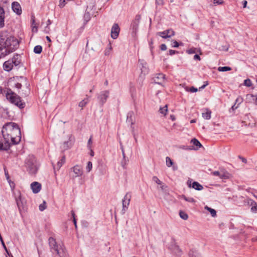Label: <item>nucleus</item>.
<instances>
[{"label":"nucleus","instance_id":"obj_6","mask_svg":"<svg viewBox=\"0 0 257 257\" xmlns=\"http://www.w3.org/2000/svg\"><path fill=\"white\" fill-rule=\"evenodd\" d=\"M131 199V195L129 193H126L122 200V208L121 210V213L122 214H124L127 210Z\"/></svg>","mask_w":257,"mask_h":257},{"label":"nucleus","instance_id":"obj_31","mask_svg":"<svg viewBox=\"0 0 257 257\" xmlns=\"http://www.w3.org/2000/svg\"><path fill=\"white\" fill-rule=\"evenodd\" d=\"M247 99H251L252 98L254 101L255 104L257 105V95H254L253 94H247L246 95Z\"/></svg>","mask_w":257,"mask_h":257},{"label":"nucleus","instance_id":"obj_13","mask_svg":"<svg viewBox=\"0 0 257 257\" xmlns=\"http://www.w3.org/2000/svg\"><path fill=\"white\" fill-rule=\"evenodd\" d=\"M191 180L190 179H189L187 181V184L189 186V187H192L193 188L196 190L200 191L202 190L203 189V186L199 184L198 182L194 181L193 182L192 185H191Z\"/></svg>","mask_w":257,"mask_h":257},{"label":"nucleus","instance_id":"obj_5","mask_svg":"<svg viewBox=\"0 0 257 257\" xmlns=\"http://www.w3.org/2000/svg\"><path fill=\"white\" fill-rule=\"evenodd\" d=\"M15 199L19 210L21 212L22 210L25 209L26 201L25 199L22 196L20 192H18V196H15Z\"/></svg>","mask_w":257,"mask_h":257},{"label":"nucleus","instance_id":"obj_29","mask_svg":"<svg viewBox=\"0 0 257 257\" xmlns=\"http://www.w3.org/2000/svg\"><path fill=\"white\" fill-rule=\"evenodd\" d=\"M42 51V47L40 45L36 46L34 49V52L36 54H40Z\"/></svg>","mask_w":257,"mask_h":257},{"label":"nucleus","instance_id":"obj_15","mask_svg":"<svg viewBox=\"0 0 257 257\" xmlns=\"http://www.w3.org/2000/svg\"><path fill=\"white\" fill-rule=\"evenodd\" d=\"M49 244L52 253H54L55 249L58 248V246L60 245L57 244L55 239L52 237H50L49 238Z\"/></svg>","mask_w":257,"mask_h":257},{"label":"nucleus","instance_id":"obj_27","mask_svg":"<svg viewBox=\"0 0 257 257\" xmlns=\"http://www.w3.org/2000/svg\"><path fill=\"white\" fill-rule=\"evenodd\" d=\"M205 209L206 210H208L209 212H210V214H211V216L212 217L216 216V212L215 210V209L211 208L208 207L207 206H206L205 207Z\"/></svg>","mask_w":257,"mask_h":257},{"label":"nucleus","instance_id":"obj_49","mask_svg":"<svg viewBox=\"0 0 257 257\" xmlns=\"http://www.w3.org/2000/svg\"><path fill=\"white\" fill-rule=\"evenodd\" d=\"M92 144V137H90V138L89 139V140L88 141L87 147L88 149L91 148Z\"/></svg>","mask_w":257,"mask_h":257},{"label":"nucleus","instance_id":"obj_42","mask_svg":"<svg viewBox=\"0 0 257 257\" xmlns=\"http://www.w3.org/2000/svg\"><path fill=\"white\" fill-rule=\"evenodd\" d=\"M228 175L229 174L228 173L220 174V178L226 179L228 178Z\"/></svg>","mask_w":257,"mask_h":257},{"label":"nucleus","instance_id":"obj_50","mask_svg":"<svg viewBox=\"0 0 257 257\" xmlns=\"http://www.w3.org/2000/svg\"><path fill=\"white\" fill-rule=\"evenodd\" d=\"M120 148H121V152H122V156H123V160L124 161H125V153H124V149H123V147L122 146H121L120 145Z\"/></svg>","mask_w":257,"mask_h":257},{"label":"nucleus","instance_id":"obj_51","mask_svg":"<svg viewBox=\"0 0 257 257\" xmlns=\"http://www.w3.org/2000/svg\"><path fill=\"white\" fill-rule=\"evenodd\" d=\"M179 44L178 43V42H177L176 41H173L172 47H175V48H177L179 47Z\"/></svg>","mask_w":257,"mask_h":257},{"label":"nucleus","instance_id":"obj_19","mask_svg":"<svg viewBox=\"0 0 257 257\" xmlns=\"http://www.w3.org/2000/svg\"><path fill=\"white\" fill-rule=\"evenodd\" d=\"M10 60L13 66L14 65L16 66H18L21 63V56L18 54L15 55L12 59Z\"/></svg>","mask_w":257,"mask_h":257},{"label":"nucleus","instance_id":"obj_64","mask_svg":"<svg viewBox=\"0 0 257 257\" xmlns=\"http://www.w3.org/2000/svg\"><path fill=\"white\" fill-rule=\"evenodd\" d=\"M194 60H200V56L198 55L195 54L194 56Z\"/></svg>","mask_w":257,"mask_h":257},{"label":"nucleus","instance_id":"obj_18","mask_svg":"<svg viewBox=\"0 0 257 257\" xmlns=\"http://www.w3.org/2000/svg\"><path fill=\"white\" fill-rule=\"evenodd\" d=\"M166 164L168 167H172L173 171H176L178 169L177 166L174 164V163L169 157H166Z\"/></svg>","mask_w":257,"mask_h":257},{"label":"nucleus","instance_id":"obj_58","mask_svg":"<svg viewBox=\"0 0 257 257\" xmlns=\"http://www.w3.org/2000/svg\"><path fill=\"white\" fill-rule=\"evenodd\" d=\"M177 53V52L175 50H170L169 51V54L170 55H173L174 54H175V53Z\"/></svg>","mask_w":257,"mask_h":257},{"label":"nucleus","instance_id":"obj_16","mask_svg":"<svg viewBox=\"0 0 257 257\" xmlns=\"http://www.w3.org/2000/svg\"><path fill=\"white\" fill-rule=\"evenodd\" d=\"M41 184L38 182H34L31 184V188L34 193H38L41 189Z\"/></svg>","mask_w":257,"mask_h":257},{"label":"nucleus","instance_id":"obj_62","mask_svg":"<svg viewBox=\"0 0 257 257\" xmlns=\"http://www.w3.org/2000/svg\"><path fill=\"white\" fill-rule=\"evenodd\" d=\"M15 87L18 89H20L22 87V84L19 83H17L15 84Z\"/></svg>","mask_w":257,"mask_h":257},{"label":"nucleus","instance_id":"obj_54","mask_svg":"<svg viewBox=\"0 0 257 257\" xmlns=\"http://www.w3.org/2000/svg\"><path fill=\"white\" fill-rule=\"evenodd\" d=\"M251 210L253 212H257V205H255V206H252L251 208Z\"/></svg>","mask_w":257,"mask_h":257},{"label":"nucleus","instance_id":"obj_33","mask_svg":"<svg viewBox=\"0 0 257 257\" xmlns=\"http://www.w3.org/2000/svg\"><path fill=\"white\" fill-rule=\"evenodd\" d=\"M191 142L196 147H201L202 146V145L201 143L196 139H193Z\"/></svg>","mask_w":257,"mask_h":257},{"label":"nucleus","instance_id":"obj_38","mask_svg":"<svg viewBox=\"0 0 257 257\" xmlns=\"http://www.w3.org/2000/svg\"><path fill=\"white\" fill-rule=\"evenodd\" d=\"M244 85L247 87H250L252 85L251 81L250 79H247L244 81Z\"/></svg>","mask_w":257,"mask_h":257},{"label":"nucleus","instance_id":"obj_59","mask_svg":"<svg viewBox=\"0 0 257 257\" xmlns=\"http://www.w3.org/2000/svg\"><path fill=\"white\" fill-rule=\"evenodd\" d=\"M238 158L242 161V162L244 163H247V160L245 158L241 157V156H238Z\"/></svg>","mask_w":257,"mask_h":257},{"label":"nucleus","instance_id":"obj_30","mask_svg":"<svg viewBox=\"0 0 257 257\" xmlns=\"http://www.w3.org/2000/svg\"><path fill=\"white\" fill-rule=\"evenodd\" d=\"M231 70V67L228 66L219 67L218 68V70L220 72L228 71Z\"/></svg>","mask_w":257,"mask_h":257},{"label":"nucleus","instance_id":"obj_48","mask_svg":"<svg viewBox=\"0 0 257 257\" xmlns=\"http://www.w3.org/2000/svg\"><path fill=\"white\" fill-rule=\"evenodd\" d=\"M71 214H72V217L73 218V222H74V224L75 225V227H77V224H76V220L75 219V213H74V212L72 210L71 211Z\"/></svg>","mask_w":257,"mask_h":257},{"label":"nucleus","instance_id":"obj_7","mask_svg":"<svg viewBox=\"0 0 257 257\" xmlns=\"http://www.w3.org/2000/svg\"><path fill=\"white\" fill-rule=\"evenodd\" d=\"M109 91L108 90H104L100 92L98 95L97 99L99 103L101 105H103L106 101L107 98L109 97Z\"/></svg>","mask_w":257,"mask_h":257},{"label":"nucleus","instance_id":"obj_60","mask_svg":"<svg viewBox=\"0 0 257 257\" xmlns=\"http://www.w3.org/2000/svg\"><path fill=\"white\" fill-rule=\"evenodd\" d=\"M164 0H156V4L159 5H162L163 4Z\"/></svg>","mask_w":257,"mask_h":257},{"label":"nucleus","instance_id":"obj_41","mask_svg":"<svg viewBox=\"0 0 257 257\" xmlns=\"http://www.w3.org/2000/svg\"><path fill=\"white\" fill-rule=\"evenodd\" d=\"M109 47L105 50V52H104V54L106 56L109 55L110 52L112 49V47L110 44H109Z\"/></svg>","mask_w":257,"mask_h":257},{"label":"nucleus","instance_id":"obj_40","mask_svg":"<svg viewBox=\"0 0 257 257\" xmlns=\"http://www.w3.org/2000/svg\"><path fill=\"white\" fill-rule=\"evenodd\" d=\"M183 198L185 201H186L187 202H192V203H194L195 202V200L193 198H191V197H187L186 196H184Z\"/></svg>","mask_w":257,"mask_h":257},{"label":"nucleus","instance_id":"obj_11","mask_svg":"<svg viewBox=\"0 0 257 257\" xmlns=\"http://www.w3.org/2000/svg\"><path fill=\"white\" fill-rule=\"evenodd\" d=\"M120 29L117 24H114L111 30V37L112 39H116L119 35Z\"/></svg>","mask_w":257,"mask_h":257},{"label":"nucleus","instance_id":"obj_17","mask_svg":"<svg viewBox=\"0 0 257 257\" xmlns=\"http://www.w3.org/2000/svg\"><path fill=\"white\" fill-rule=\"evenodd\" d=\"M12 8L17 15H20L22 14L21 7L19 3L17 2H13L12 5Z\"/></svg>","mask_w":257,"mask_h":257},{"label":"nucleus","instance_id":"obj_43","mask_svg":"<svg viewBox=\"0 0 257 257\" xmlns=\"http://www.w3.org/2000/svg\"><path fill=\"white\" fill-rule=\"evenodd\" d=\"M223 3V0H214L213 1V4L215 6L218 5H222Z\"/></svg>","mask_w":257,"mask_h":257},{"label":"nucleus","instance_id":"obj_23","mask_svg":"<svg viewBox=\"0 0 257 257\" xmlns=\"http://www.w3.org/2000/svg\"><path fill=\"white\" fill-rule=\"evenodd\" d=\"M5 12L4 9L0 7V28L5 25Z\"/></svg>","mask_w":257,"mask_h":257},{"label":"nucleus","instance_id":"obj_20","mask_svg":"<svg viewBox=\"0 0 257 257\" xmlns=\"http://www.w3.org/2000/svg\"><path fill=\"white\" fill-rule=\"evenodd\" d=\"M13 67V65L10 60L6 61L3 64L4 70L8 72L10 71Z\"/></svg>","mask_w":257,"mask_h":257},{"label":"nucleus","instance_id":"obj_12","mask_svg":"<svg viewBox=\"0 0 257 257\" xmlns=\"http://www.w3.org/2000/svg\"><path fill=\"white\" fill-rule=\"evenodd\" d=\"M71 170L75 174V178L80 177L83 175L82 168L78 165L74 166Z\"/></svg>","mask_w":257,"mask_h":257},{"label":"nucleus","instance_id":"obj_34","mask_svg":"<svg viewBox=\"0 0 257 257\" xmlns=\"http://www.w3.org/2000/svg\"><path fill=\"white\" fill-rule=\"evenodd\" d=\"M179 215H180V217L184 220H187L188 218V216L187 214H186V213H185L184 212H183L182 211H180Z\"/></svg>","mask_w":257,"mask_h":257},{"label":"nucleus","instance_id":"obj_26","mask_svg":"<svg viewBox=\"0 0 257 257\" xmlns=\"http://www.w3.org/2000/svg\"><path fill=\"white\" fill-rule=\"evenodd\" d=\"M168 111V105H165L163 107H161L159 109V112L160 113L163 114L164 116L166 115Z\"/></svg>","mask_w":257,"mask_h":257},{"label":"nucleus","instance_id":"obj_57","mask_svg":"<svg viewBox=\"0 0 257 257\" xmlns=\"http://www.w3.org/2000/svg\"><path fill=\"white\" fill-rule=\"evenodd\" d=\"M212 175L216 176H219L220 177V173L219 171H214L212 173Z\"/></svg>","mask_w":257,"mask_h":257},{"label":"nucleus","instance_id":"obj_39","mask_svg":"<svg viewBox=\"0 0 257 257\" xmlns=\"http://www.w3.org/2000/svg\"><path fill=\"white\" fill-rule=\"evenodd\" d=\"M133 111H130L129 112H128L127 114V119L126 120L128 122L130 121H132V116L133 115Z\"/></svg>","mask_w":257,"mask_h":257},{"label":"nucleus","instance_id":"obj_63","mask_svg":"<svg viewBox=\"0 0 257 257\" xmlns=\"http://www.w3.org/2000/svg\"><path fill=\"white\" fill-rule=\"evenodd\" d=\"M146 65V63L145 64H142V67L141 68L142 73L143 72V71H145V69H146V67L145 66Z\"/></svg>","mask_w":257,"mask_h":257},{"label":"nucleus","instance_id":"obj_2","mask_svg":"<svg viewBox=\"0 0 257 257\" xmlns=\"http://www.w3.org/2000/svg\"><path fill=\"white\" fill-rule=\"evenodd\" d=\"M0 52L4 55H7L16 49L19 42L14 37L8 36L6 32L0 34Z\"/></svg>","mask_w":257,"mask_h":257},{"label":"nucleus","instance_id":"obj_28","mask_svg":"<svg viewBox=\"0 0 257 257\" xmlns=\"http://www.w3.org/2000/svg\"><path fill=\"white\" fill-rule=\"evenodd\" d=\"M6 143H4L3 142V140L2 138L0 137V151L2 150H8L9 148H7L6 146Z\"/></svg>","mask_w":257,"mask_h":257},{"label":"nucleus","instance_id":"obj_25","mask_svg":"<svg viewBox=\"0 0 257 257\" xmlns=\"http://www.w3.org/2000/svg\"><path fill=\"white\" fill-rule=\"evenodd\" d=\"M190 257H201L200 253L196 250L192 249L189 251Z\"/></svg>","mask_w":257,"mask_h":257},{"label":"nucleus","instance_id":"obj_53","mask_svg":"<svg viewBox=\"0 0 257 257\" xmlns=\"http://www.w3.org/2000/svg\"><path fill=\"white\" fill-rule=\"evenodd\" d=\"M187 52L188 54H193V53H195V49L191 48V49H190L188 50L187 51Z\"/></svg>","mask_w":257,"mask_h":257},{"label":"nucleus","instance_id":"obj_10","mask_svg":"<svg viewBox=\"0 0 257 257\" xmlns=\"http://www.w3.org/2000/svg\"><path fill=\"white\" fill-rule=\"evenodd\" d=\"M56 253L58 257H67V253L64 248V247L62 245H60L58 248L56 249L54 251L53 253Z\"/></svg>","mask_w":257,"mask_h":257},{"label":"nucleus","instance_id":"obj_21","mask_svg":"<svg viewBox=\"0 0 257 257\" xmlns=\"http://www.w3.org/2000/svg\"><path fill=\"white\" fill-rule=\"evenodd\" d=\"M65 157L63 156L61 159L57 162V164L56 165L54 166L53 168L54 170H59L60 168L62 167V166L65 163Z\"/></svg>","mask_w":257,"mask_h":257},{"label":"nucleus","instance_id":"obj_46","mask_svg":"<svg viewBox=\"0 0 257 257\" xmlns=\"http://www.w3.org/2000/svg\"><path fill=\"white\" fill-rule=\"evenodd\" d=\"M90 15L89 13H85L84 16L85 21L87 22L90 20Z\"/></svg>","mask_w":257,"mask_h":257},{"label":"nucleus","instance_id":"obj_3","mask_svg":"<svg viewBox=\"0 0 257 257\" xmlns=\"http://www.w3.org/2000/svg\"><path fill=\"white\" fill-rule=\"evenodd\" d=\"M7 99L11 103L19 107L23 108L25 106V103L22 102L19 96L14 92L11 89H7L6 93Z\"/></svg>","mask_w":257,"mask_h":257},{"label":"nucleus","instance_id":"obj_55","mask_svg":"<svg viewBox=\"0 0 257 257\" xmlns=\"http://www.w3.org/2000/svg\"><path fill=\"white\" fill-rule=\"evenodd\" d=\"M160 49L162 51H165L167 49V46L165 44H161L160 46Z\"/></svg>","mask_w":257,"mask_h":257},{"label":"nucleus","instance_id":"obj_37","mask_svg":"<svg viewBox=\"0 0 257 257\" xmlns=\"http://www.w3.org/2000/svg\"><path fill=\"white\" fill-rule=\"evenodd\" d=\"M39 210L41 211H44L46 208V202L45 201H43V203L41 204L39 206Z\"/></svg>","mask_w":257,"mask_h":257},{"label":"nucleus","instance_id":"obj_47","mask_svg":"<svg viewBox=\"0 0 257 257\" xmlns=\"http://www.w3.org/2000/svg\"><path fill=\"white\" fill-rule=\"evenodd\" d=\"M243 101V98L241 97H238L235 100V103H238V104H240Z\"/></svg>","mask_w":257,"mask_h":257},{"label":"nucleus","instance_id":"obj_8","mask_svg":"<svg viewBox=\"0 0 257 257\" xmlns=\"http://www.w3.org/2000/svg\"><path fill=\"white\" fill-rule=\"evenodd\" d=\"M141 19V15H137L131 24V28L132 30V32L135 34H136L138 31Z\"/></svg>","mask_w":257,"mask_h":257},{"label":"nucleus","instance_id":"obj_35","mask_svg":"<svg viewBox=\"0 0 257 257\" xmlns=\"http://www.w3.org/2000/svg\"><path fill=\"white\" fill-rule=\"evenodd\" d=\"M92 168V163L91 162H88L87 166L86 167V170L87 172H89Z\"/></svg>","mask_w":257,"mask_h":257},{"label":"nucleus","instance_id":"obj_52","mask_svg":"<svg viewBox=\"0 0 257 257\" xmlns=\"http://www.w3.org/2000/svg\"><path fill=\"white\" fill-rule=\"evenodd\" d=\"M198 90L197 88H195L194 87H191L189 89V91L191 92H196Z\"/></svg>","mask_w":257,"mask_h":257},{"label":"nucleus","instance_id":"obj_45","mask_svg":"<svg viewBox=\"0 0 257 257\" xmlns=\"http://www.w3.org/2000/svg\"><path fill=\"white\" fill-rule=\"evenodd\" d=\"M66 0H60L59 1V7L63 8L65 6L66 4Z\"/></svg>","mask_w":257,"mask_h":257},{"label":"nucleus","instance_id":"obj_32","mask_svg":"<svg viewBox=\"0 0 257 257\" xmlns=\"http://www.w3.org/2000/svg\"><path fill=\"white\" fill-rule=\"evenodd\" d=\"M88 102V99H84L79 103V106L82 108L84 107Z\"/></svg>","mask_w":257,"mask_h":257},{"label":"nucleus","instance_id":"obj_24","mask_svg":"<svg viewBox=\"0 0 257 257\" xmlns=\"http://www.w3.org/2000/svg\"><path fill=\"white\" fill-rule=\"evenodd\" d=\"M71 138V137H70L69 141L64 142L62 146L64 150H67L72 146L73 143L72 142Z\"/></svg>","mask_w":257,"mask_h":257},{"label":"nucleus","instance_id":"obj_56","mask_svg":"<svg viewBox=\"0 0 257 257\" xmlns=\"http://www.w3.org/2000/svg\"><path fill=\"white\" fill-rule=\"evenodd\" d=\"M5 174L6 177L7 178V180L8 181H9L10 180V176H9L8 171H7L6 169H5Z\"/></svg>","mask_w":257,"mask_h":257},{"label":"nucleus","instance_id":"obj_9","mask_svg":"<svg viewBox=\"0 0 257 257\" xmlns=\"http://www.w3.org/2000/svg\"><path fill=\"white\" fill-rule=\"evenodd\" d=\"M157 35L164 39H167L175 35V32L172 29H168L163 32H159Z\"/></svg>","mask_w":257,"mask_h":257},{"label":"nucleus","instance_id":"obj_4","mask_svg":"<svg viewBox=\"0 0 257 257\" xmlns=\"http://www.w3.org/2000/svg\"><path fill=\"white\" fill-rule=\"evenodd\" d=\"M26 167L27 171L31 175L36 174L37 172L38 167L35 159L33 157H29L26 161Z\"/></svg>","mask_w":257,"mask_h":257},{"label":"nucleus","instance_id":"obj_61","mask_svg":"<svg viewBox=\"0 0 257 257\" xmlns=\"http://www.w3.org/2000/svg\"><path fill=\"white\" fill-rule=\"evenodd\" d=\"M44 31L46 33H48L49 32V31H50V28H49V26L47 25V26L45 28Z\"/></svg>","mask_w":257,"mask_h":257},{"label":"nucleus","instance_id":"obj_36","mask_svg":"<svg viewBox=\"0 0 257 257\" xmlns=\"http://www.w3.org/2000/svg\"><path fill=\"white\" fill-rule=\"evenodd\" d=\"M152 179L154 182L158 185H162L163 184L162 182L161 181L157 176L153 177Z\"/></svg>","mask_w":257,"mask_h":257},{"label":"nucleus","instance_id":"obj_44","mask_svg":"<svg viewBox=\"0 0 257 257\" xmlns=\"http://www.w3.org/2000/svg\"><path fill=\"white\" fill-rule=\"evenodd\" d=\"M0 240H1V243L2 244V245H3V246L4 248L5 249V250H6V251L7 252H8L7 248V247H6V246L5 243H4V241L3 239V238H2V236H1V235H0Z\"/></svg>","mask_w":257,"mask_h":257},{"label":"nucleus","instance_id":"obj_1","mask_svg":"<svg viewBox=\"0 0 257 257\" xmlns=\"http://www.w3.org/2000/svg\"><path fill=\"white\" fill-rule=\"evenodd\" d=\"M2 133L6 147L10 149L11 145L18 144L21 139V133L18 125L13 122L6 123L3 127Z\"/></svg>","mask_w":257,"mask_h":257},{"label":"nucleus","instance_id":"obj_22","mask_svg":"<svg viewBox=\"0 0 257 257\" xmlns=\"http://www.w3.org/2000/svg\"><path fill=\"white\" fill-rule=\"evenodd\" d=\"M203 111L202 113V117L205 119H210L211 111L208 108H205L203 109Z\"/></svg>","mask_w":257,"mask_h":257},{"label":"nucleus","instance_id":"obj_14","mask_svg":"<svg viewBox=\"0 0 257 257\" xmlns=\"http://www.w3.org/2000/svg\"><path fill=\"white\" fill-rule=\"evenodd\" d=\"M165 76L162 73H159L154 77V81L156 83L162 84L165 81Z\"/></svg>","mask_w":257,"mask_h":257}]
</instances>
